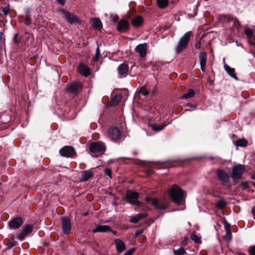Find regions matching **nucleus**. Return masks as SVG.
I'll return each mask as SVG.
<instances>
[{
	"label": "nucleus",
	"mask_w": 255,
	"mask_h": 255,
	"mask_svg": "<svg viewBox=\"0 0 255 255\" xmlns=\"http://www.w3.org/2000/svg\"><path fill=\"white\" fill-rule=\"evenodd\" d=\"M170 197L171 200L177 205L182 204L184 192L181 188L176 184L173 185L169 190Z\"/></svg>",
	"instance_id": "f257e3e1"
},
{
	"label": "nucleus",
	"mask_w": 255,
	"mask_h": 255,
	"mask_svg": "<svg viewBox=\"0 0 255 255\" xmlns=\"http://www.w3.org/2000/svg\"><path fill=\"white\" fill-rule=\"evenodd\" d=\"M139 196V194L137 192L128 189L126 191V196L123 197L122 199L132 206H136L139 208L143 205V203L138 200Z\"/></svg>",
	"instance_id": "f03ea898"
},
{
	"label": "nucleus",
	"mask_w": 255,
	"mask_h": 255,
	"mask_svg": "<svg viewBox=\"0 0 255 255\" xmlns=\"http://www.w3.org/2000/svg\"><path fill=\"white\" fill-rule=\"evenodd\" d=\"M245 171V165H244L239 164L233 167L232 170L231 177L235 182V185L237 183L238 180L242 178V175Z\"/></svg>",
	"instance_id": "7ed1b4c3"
},
{
	"label": "nucleus",
	"mask_w": 255,
	"mask_h": 255,
	"mask_svg": "<svg viewBox=\"0 0 255 255\" xmlns=\"http://www.w3.org/2000/svg\"><path fill=\"white\" fill-rule=\"evenodd\" d=\"M89 150L92 153L96 154L95 156L99 157L104 153L106 146L102 142H93L90 144Z\"/></svg>",
	"instance_id": "20e7f679"
},
{
	"label": "nucleus",
	"mask_w": 255,
	"mask_h": 255,
	"mask_svg": "<svg viewBox=\"0 0 255 255\" xmlns=\"http://www.w3.org/2000/svg\"><path fill=\"white\" fill-rule=\"evenodd\" d=\"M191 35L192 32L188 31L180 38L176 50L177 54H180L183 50L186 49Z\"/></svg>",
	"instance_id": "39448f33"
},
{
	"label": "nucleus",
	"mask_w": 255,
	"mask_h": 255,
	"mask_svg": "<svg viewBox=\"0 0 255 255\" xmlns=\"http://www.w3.org/2000/svg\"><path fill=\"white\" fill-rule=\"evenodd\" d=\"M61 12L66 20L70 24H78L79 25L82 24V20L74 13L64 9H62Z\"/></svg>",
	"instance_id": "423d86ee"
},
{
	"label": "nucleus",
	"mask_w": 255,
	"mask_h": 255,
	"mask_svg": "<svg viewBox=\"0 0 255 255\" xmlns=\"http://www.w3.org/2000/svg\"><path fill=\"white\" fill-rule=\"evenodd\" d=\"M218 179L221 181L224 186H227L230 181V176L228 173L225 170L218 168L216 172Z\"/></svg>",
	"instance_id": "0eeeda50"
},
{
	"label": "nucleus",
	"mask_w": 255,
	"mask_h": 255,
	"mask_svg": "<svg viewBox=\"0 0 255 255\" xmlns=\"http://www.w3.org/2000/svg\"><path fill=\"white\" fill-rule=\"evenodd\" d=\"M60 155L66 158H70L74 156L76 151L74 147L71 145H65L59 151Z\"/></svg>",
	"instance_id": "6e6552de"
},
{
	"label": "nucleus",
	"mask_w": 255,
	"mask_h": 255,
	"mask_svg": "<svg viewBox=\"0 0 255 255\" xmlns=\"http://www.w3.org/2000/svg\"><path fill=\"white\" fill-rule=\"evenodd\" d=\"M83 88V84L79 82H75L68 85L67 89L69 93L78 94Z\"/></svg>",
	"instance_id": "1a4fd4ad"
},
{
	"label": "nucleus",
	"mask_w": 255,
	"mask_h": 255,
	"mask_svg": "<svg viewBox=\"0 0 255 255\" xmlns=\"http://www.w3.org/2000/svg\"><path fill=\"white\" fill-rule=\"evenodd\" d=\"M62 229L65 235H68L71 231L72 225L71 220L68 216H64L61 218Z\"/></svg>",
	"instance_id": "9d476101"
},
{
	"label": "nucleus",
	"mask_w": 255,
	"mask_h": 255,
	"mask_svg": "<svg viewBox=\"0 0 255 255\" xmlns=\"http://www.w3.org/2000/svg\"><path fill=\"white\" fill-rule=\"evenodd\" d=\"M34 228L33 224H25L22 228L21 232L18 235V239L20 241H23L26 236L30 234Z\"/></svg>",
	"instance_id": "9b49d317"
},
{
	"label": "nucleus",
	"mask_w": 255,
	"mask_h": 255,
	"mask_svg": "<svg viewBox=\"0 0 255 255\" xmlns=\"http://www.w3.org/2000/svg\"><path fill=\"white\" fill-rule=\"evenodd\" d=\"M128 21L125 18L120 19L117 24V29L120 32L126 33L130 29Z\"/></svg>",
	"instance_id": "f8f14e48"
},
{
	"label": "nucleus",
	"mask_w": 255,
	"mask_h": 255,
	"mask_svg": "<svg viewBox=\"0 0 255 255\" xmlns=\"http://www.w3.org/2000/svg\"><path fill=\"white\" fill-rule=\"evenodd\" d=\"M145 200L147 203H150L152 205L154 206L156 208L161 210H165L168 207V204L164 203L159 204L157 200L152 197H147L145 198Z\"/></svg>",
	"instance_id": "ddd939ff"
},
{
	"label": "nucleus",
	"mask_w": 255,
	"mask_h": 255,
	"mask_svg": "<svg viewBox=\"0 0 255 255\" xmlns=\"http://www.w3.org/2000/svg\"><path fill=\"white\" fill-rule=\"evenodd\" d=\"M23 223L24 221L21 217H16L8 222V226L11 229H17L20 228Z\"/></svg>",
	"instance_id": "4468645a"
},
{
	"label": "nucleus",
	"mask_w": 255,
	"mask_h": 255,
	"mask_svg": "<svg viewBox=\"0 0 255 255\" xmlns=\"http://www.w3.org/2000/svg\"><path fill=\"white\" fill-rule=\"evenodd\" d=\"M128 69L129 67L128 64L125 63L121 64L117 68V70L118 71V77L119 78L126 77L128 75Z\"/></svg>",
	"instance_id": "2eb2a0df"
},
{
	"label": "nucleus",
	"mask_w": 255,
	"mask_h": 255,
	"mask_svg": "<svg viewBox=\"0 0 255 255\" xmlns=\"http://www.w3.org/2000/svg\"><path fill=\"white\" fill-rule=\"evenodd\" d=\"M108 135L113 140L119 139L121 137V132L117 127H112L108 130Z\"/></svg>",
	"instance_id": "dca6fc26"
},
{
	"label": "nucleus",
	"mask_w": 255,
	"mask_h": 255,
	"mask_svg": "<svg viewBox=\"0 0 255 255\" xmlns=\"http://www.w3.org/2000/svg\"><path fill=\"white\" fill-rule=\"evenodd\" d=\"M135 51L141 58H144L147 53V44L143 43L137 45L135 48Z\"/></svg>",
	"instance_id": "f3484780"
},
{
	"label": "nucleus",
	"mask_w": 255,
	"mask_h": 255,
	"mask_svg": "<svg viewBox=\"0 0 255 255\" xmlns=\"http://www.w3.org/2000/svg\"><path fill=\"white\" fill-rule=\"evenodd\" d=\"M199 59L201 69L203 72H204L207 59V53L204 51L200 52L199 55Z\"/></svg>",
	"instance_id": "a211bd4d"
},
{
	"label": "nucleus",
	"mask_w": 255,
	"mask_h": 255,
	"mask_svg": "<svg viewBox=\"0 0 255 255\" xmlns=\"http://www.w3.org/2000/svg\"><path fill=\"white\" fill-rule=\"evenodd\" d=\"M78 70L80 74L85 77L89 76L91 73L90 69L84 63L79 64L78 66Z\"/></svg>",
	"instance_id": "6ab92c4d"
},
{
	"label": "nucleus",
	"mask_w": 255,
	"mask_h": 255,
	"mask_svg": "<svg viewBox=\"0 0 255 255\" xmlns=\"http://www.w3.org/2000/svg\"><path fill=\"white\" fill-rule=\"evenodd\" d=\"M94 175V172L92 170H84L81 172V176L80 181L85 182L88 180Z\"/></svg>",
	"instance_id": "aec40b11"
},
{
	"label": "nucleus",
	"mask_w": 255,
	"mask_h": 255,
	"mask_svg": "<svg viewBox=\"0 0 255 255\" xmlns=\"http://www.w3.org/2000/svg\"><path fill=\"white\" fill-rule=\"evenodd\" d=\"M115 244L116 246V249L119 253L123 252L126 249L125 243L120 239L115 240Z\"/></svg>",
	"instance_id": "412c9836"
},
{
	"label": "nucleus",
	"mask_w": 255,
	"mask_h": 255,
	"mask_svg": "<svg viewBox=\"0 0 255 255\" xmlns=\"http://www.w3.org/2000/svg\"><path fill=\"white\" fill-rule=\"evenodd\" d=\"M245 33L249 38L251 39L249 41L250 45L255 46V35L253 34L252 30L249 28H246L245 29Z\"/></svg>",
	"instance_id": "4be33fe9"
},
{
	"label": "nucleus",
	"mask_w": 255,
	"mask_h": 255,
	"mask_svg": "<svg viewBox=\"0 0 255 255\" xmlns=\"http://www.w3.org/2000/svg\"><path fill=\"white\" fill-rule=\"evenodd\" d=\"M143 19L139 15L136 16L135 18L132 19L131 20V24L134 27H139L143 24Z\"/></svg>",
	"instance_id": "5701e85b"
},
{
	"label": "nucleus",
	"mask_w": 255,
	"mask_h": 255,
	"mask_svg": "<svg viewBox=\"0 0 255 255\" xmlns=\"http://www.w3.org/2000/svg\"><path fill=\"white\" fill-rule=\"evenodd\" d=\"M224 68L227 73L232 78L238 80V78L235 74V70L234 68H231L227 64L224 65Z\"/></svg>",
	"instance_id": "b1692460"
},
{
	"label": "nucleus",
	"mask_w": 255,
	"mask_h": 255,
	"mask_svg": "<svg viewBox=\"0 0 255 255\" xmlns=\"http://www.w3.org/2000/svg\"><path fill=\"white\" fill-rule=\"evenodd\" d=\"M21 17L23 18L24 23L26 25H29L31 23V15L29 10H26L25 16H22Z\"/></svg>",
	"instance_id": "393cba45"
},
{
	"label": "nucleus",
	"mask_w": 255,
	"mask_h": 255,
	"mask_svg": "<svg viewBox=\"0 0 255 255\" xmlns=\"http://www.w3.org/2000/svg\"><path fill=\"white\" fill-rule=\"evenodd\" d=\"M92 21V26L95 29H101L102 28V23L99 18H94Z\"/></svg>",
	"instance_id": "a878e982"
},
{
	"label": "nucleus",
	"mask_w": 255,
	"mask_h": 255,
	"mask_svg": "<svg viewBox=\"0 0 255 255\" xmlns=\"http://www.w3.org/2000/svg\"><path fill=\"white\" fill-rule=\"evenodd\" d=\"M166 124L164 123L161 125H158L156 124H152L150 125V127H151L153 130L158 132L162 130L166 126Z\"/></svg>",
	"instance_id": "bb28decb"
},
{
	"label": "nucleus",
	"mask_w": 255,
	"mask_h": 255,
	"mask_svg": "<svg viewBox=\"0 0 255 255\" xmlns=\"http://www.w3.org/2000/svg\"><path fill=\"white\" fill-rule=\"evenodd\" d=\"M248 141L245 138L239 139L236 140L235 144L237 146L245 147L248 145Z\"/></svg>",
	"instance_id": "cd10ccee"
},
{
	"label": "nucleus",
	"mask_w": 255,
	"mask_h": 255,
	"mask_svg": "<svg viewBox=\"0 0 255 255\" xmlns=\"http://www.w3.org/2000/svg\"><path fill=\"white\" fill-rule=\"evenodd\" d=\"M195 95V92L192 89H189L188 90L187 92L184 94L182 96V99H187L188 98L194 97Z\"/></svg>",
	"instance_id": "c85d7f7f"
},
{
	"label": "nucleus",
	"mask_w": 255,
	"mask_h": 255,
	"mask_svg": "<svg viewBox=\"0 0 255 255\" xmlns=\"http://www.w3.org/2000/svg\"><path fill=\"white\" fill-rule=\"evenodd\" d=\"M156 3L159 8H164L167 6L169 2L168 0H157Z\"/></svg>",
	"instance_id": "c756f323"
},
{
	"label": "nucleus",
	"mask_w": 255,
	"mask_h": 255,
	"mask_svg": "<svg viewBox=\"0 0 255 255\" xmlns=\"http://www.w3.org/2000/svg\"><path fill=\"white\" fill-rule=\"evenodd\" d=\"M227 206V203L223 199L219 200L216 203V207L220 210L224 209Z\"/></svg>",
	"instance_id": "7c9ffc66"
},
{
	"label": "nucleus",
	"mask_w": 255,
	"mask_h": 255,
	"mask_svg": "<svg viewBox=\"0 0 255 255\" xmlns=\"http://www.w3.org/2000/svg\"><path fill=\"white\" fill-rule=\"evenodd\" d=\"M121 100V97L120 95H115L111 100V105H118Z\"/></svg>",
	"instance_id": "2f4dec72"
},
{
	"label": "nucleus",
	"mask_w": 255,
	"mask_h": 255,
	"mask_svg": "<svg viewBox=\"0 0 255 255\" xmlns=\"http://www.w3.org/2000/svg\"><path fill=\"white\" fill-rule=\"evenodd\" d=\"M16 245L15 241L14 238L11 239L10 240H8V242L6 244V250H8L12 248Z\"/></svg>",
	"instance_id": "473e14b6"
},
{
	"label": "nucleus",
	"mask_w": 255,
	"mask_h": 255,
	"mask_svg": "<svg viewBox=\"0 0 255 255\" xmlns=\"http://www.w3.org/2000/svg\"><path fill=\"white\" fill-rule=\"evenodd\" d=\"M191 239L193 240L196 244H200L202 242L201 238L199 237L195 234H192L191 236Z\"/></svg>",
	"instance_id": "72a5a7b5"
},
{
	"label": "nucleus",
	"mask_w": 255,
	"mask_h": 255,
	"mask_svg": "<svg viewBox=\"0 0 255 255\" xmlns=\"http://www.w3.org/2000/svg\"><path fill=\"white\" fill-rule=\"evenodd\" d=\"M175 255H184L186 253V251L184 248L181 247L177 250H173Z\"/></svg>",
	"instance_id": "f704fd0d"
},
{
	"label": "nucleus",
	"mask_w": 255,
	"mask_h": 255,
	"mask_svg": "<svg viewBox=\"0 0 255 255\" xmlns=\"http://www.w3.org/2000/svg\"><path fill=\"white\" fill-rule=\"evenodd\" d=\"M100 232H106L111 230V228L108 225H99Z\"/></svg>",
	"instance_id": "c9c22d12"
},
{
	"label": "nucleus",
	"mask_w": 255,
	"mask_h": 255,
	"mask_svg": "<svg viewBox=\"0 0 255 255\" xmlns=\"http://www.w3.org/2000/svg\"><path fill=\"white\" fill-rule=\"evenodd\" d=\"M138 93L141 94L143 95V96H147L149 95V91L146 90V88L144 86H142L138 90Z\"/></svg>",
	"instance_id": "e433bc0d"
},
{
	"label": "nucleus",
	"mask_w": 255,
	"mask_h": 255,
	"mask_svg": "<svg viewBox=\"0 0 255 255\" xmlns=\"http://www.w3.org/2000/svg\"><path fill=\"white\" fill-rule=\"evenodd\" d=\"M97 45H98V46L96 48L95 55L93 58V60L94 62L97 61L98 60L99 58L101 56L100 48H99V45L98 43H97Z\"/></svg>",
	"instance_id": "4c0bfd02"
},
{
	"label": "nucleus",
	"mask_w": 255,
	"mask_h": 255,
	"mask_svg": "<svg viewBox=\"0 0 255 255\" xmlns=\"http://www.w3.org/2000/svg\"><path fill=\"white\" fill-rule=\"evenodd\" d=\"M225 240L229 242L231 241L232 238V232L231 231H226V235L224 237Z\"/></svg>",
	"instance_id": "58836bf2"
},
{
	"label": "nucleus",
	"mask_w": 255,
	"mask_h": 255,
	"mask_svg": "<svg viewBox=\"0 0 255 255\" xmlns=\"http://www.w3.org/2000/svg\"><path fill=\"white\" fill-rule=\"evenodd\" d=\"M19 36L18 33H16L13 37V43L17 45L20 43L21 39V37H19Z\"/></svg>",
	"instance_id": "ea45409f"
},
{
	"label": "nucleus",
	"mask_w": 255,
	"mask_h": 255,
	"mask_svg": "<svg viewBox=\"0 0 255 255\" xmlns=\"http://www.w3.org/2000/svg\"><path fill=\"white\" fill-rule=\"evenodd\" d=\"M223 224L224 225L225 231L231 230V225L225 219L224 220Z\"/></svg>",
	"instance_id": "a19ab883"
},
{
	"label": "nucleus",
	"mask_w": 255,
	"mask_h": 255,
	"mask_svg": "<svg viewBox=\"0 0 255 255\" xmlns=\"http://www.w3.org/2000/svg\"><path fill=\"white\" fill-rule=\"evenodd\" d=\"M139 220L136 215L135 216L131 217V218L129 219V222L130 223L134 224L137 223L139 222Z\"/></svg>",
	"instance_id": "79ce46f5"
},
{
	"label": "nucleus",
	"mask_w": 255,
	"mask_h": 255,
	"mask_svg": "<svg viewBox=\"0 0 255 255\" xmlns=\"http://www.w3.org/2000/svg\"><path fill=\"white\" fill-rule=\"evenodd\" d=\"M240 184L243 190L247 189L249 188V183L247 181H242Z\"/></svg>",
	"instance_id": "37998d69"
},
{
	"label": "nucleus",
	"mask_w": 255,
	"mask_h": 255,
	"mask_svg": "<svg viewBox=\"0 0 255 255\" xmlns=\"http://www.w3.org/2000/svg\"><path fill=\"white\" fill-rule=\"evenodd\" d=\"M224 21L226 22H230L233 21L234 20V17L231 16V15H224Z\"/></svg>",
	"instance_id": "c03bdc74"
},
{
	"label": "nucleus",
	"mask_w": 255,
	"mask_h": 255,
	"mask_svg": "<svg viewBox=\"0 0 255 255\" xmlns=\"http://www.w3.org/2000/svg\"><path fill=\"white\" fill-rule=\"evenodd\" d=\"M105 173L111 179L112 178V170L110 169V168H106L105 169Z\"/></svg>",
	"instance_id": "a18cd8bd"
},
{
	"label": "nucleus",
	"mask_w": 255,
	"mask_h": 255,
	"mask_svg": "<svg viewBox=\"0 0 255 255\" xmlns=\"http://www.w3.org/2000/svg\"><path fill=\"white\" fill-rule=\"evenodd\" d=\"M249 253L250 255H255V246L250 247L249 249Z\"/></svg>",
	"instance_id": "49530a36"
},
{
	"label": "nucleus",
	"mask_w": 255,
	"mask_h": 255,
	"mask_svg": "<svg viewBox=\"0 0 255 255\" xmlns=\"http://www.w3.org/2000/svg\"><path fill=\"white\" fill-rule=\"evenodd\" d=\"M135 249L134 248H131L128 250L124 254V255H132V254L134 253Z\"/></svg>",
	"instance_id": "de8ad7c7"
},
{
	"label": "nucleus",
	"mask_w": 255,
	"mask_h": 255,
	"mask_svg": "<svg viewBox=\"0 0 255 255\" xmlns=\"http://www.w3.org/2000/svg\"><path fill=\"white\" fill-rule=\"evenodd\" d=\"M138 217V219L140 221L141 219L146 218L147 216V214L146 213H139L136 215Z\"/></svg>",
	"instance_id": "09e8293b"
},
{
	"label": "nucleus",
	"mask_w": 255,
	"mask_h": 255,
	"mask_svg": "<svg viewBox=\"0 0 255 255\" xmlns=\"http://www.w3.org/2000/svg\"><path fill=\"white\" fill-rule=\"evenodd\" d=\"M2 12L3 13V15H7L8 14V13H9V6L3 7L2 8Z\"/></svg>",
	"instance_id": "8fccbe9b"
},
{
	"label": "nucleus",
	"mask_w": 255,
	"mask_h": 255,
	"mask_svg": "<svg viewBox=\"0 0 255 255\" xmlns=\"http://www.w3.org/2000/svg\"><path fill=\"white\" fill-rule=\"evenodd\" d=\"M157 94V88L156 86H155L151 91V96H155Z\"/></svg>",
	"instance_id": "3c124183"
},
{
	"label": "nucleus",
	"mask_w": 255,
	"mask_h": 255,
	"mask_svg": "<svg viewBox=\"0 0 255 255\" xmlns=\"http://www.w3.org/2000/svg\"><path fill=\"white\" fill-rule=\"evenodd\" d=\"M233 21L234 22V25L235 27H237L238 26H240L239 21L236 18L234 17Z\"/></svg>",
	"instance_id": "603ef678"
},
{
	"label": "nucleus",
	"mask_w": 255,
	"mask_h": 255,
	"mask_svg": "<svg viewBox=\"0 0 255 255\" xmlns=\"http://www.w3.org/2000/svg\"><path fill=\"white\" fill-rule=\"evenodd\" d=\"M185 106L190 107L191 108L195 109L197 107V105L196 104H193L190 103H188L186 104Z\"/></svg>",
	"instance_id": "864d4df0"
},
{
	"label": "nucleus",
	"mask_w": 255,
	"mask_h": 255,
	"mask_svg": "<svg viewBox=\"0 0 255 255\" xmlns=\"http://www.w3.org/2000/svg\"><path fill=\"white\" fill-rule=\"evenodd\" d=\"M188 240H189L188 237H187V236H185L184 238V239H183V241L182 242V245L184 246H185L187 244V242L188 241Z\"/></svg>",
	"instance_id": "5fc2aeb1"
},
{
	"label": "nucleus",
	"mask_w": 255,
	"mask_h": 255,
	"mask_svg": "<svg viewBox=\"0 0 255 255\" xmlns=\"http://www.w3.org/2000/svg\"><path fill=\"white\" fill-rule=\"evenodd\" d=\"M119 17L118 15L116 14L112 16V20L115 22H118L119 20Z\"/></svg>",
	"instance_id": "6e6d98bb"
},
{
	"label": "nucleus",
	"mask_w": 255,
	"mask_h": 255,
	"mask_svg": "<svg viewBox=\"0 0 255 255\" xmlns=\"http://www.w3.org/2000/svg\"><path fill=\"white\" fill-rule=\"evenodd\" d=\"M143 232V230H137L136 231V232L135 233V236L138 237L139 235H140L141 234H142Z\"/></svg>",
	"instance_id": "4d7b16f0"
},
{
	"label": "nucleus",
	"mask_w": 255,
	"mask_h": 255,
	"mask_svg": "<svg viewBox=\"0 0 255 255\" xmlns=\"http://www.w3.org/2000/svg\"><path fill=\"white\" fill-rule=\"evenodd\" d=\"M56 1L61 5H64L66 3V0H56Z\"/></svg>",
	"instance_id": "13d9d810"
},
{
	"label": "nucleus",
	"mask_w": 255,
	"mask_h": 255,
	"mask_svg": "<svg viewBox=\"0 0 255 255\" xmlns=\"http://www.w3.org/2000/svg\"><path fill=\"white\" fill-rule=\"evenodd\" d=\"M92 232L94 233H96L97 232H100L99 225H98L96 228L93 229Z\"/></svg>",
	"instance_id": "bf43d9fd"
},
{
	"label": "nucleus",
	"mask_w": 255,
	"mask_h": 255,
	"mask_svg": "<svg viewBox=\"0 0 255 255\" xmlns=\"http://www.w3.org/2000/svg\"><path fill=\"white\" fill-rule=\"evenodd\" d=\"M200 47H201V43H200V42H198V43L196 44L195 48L196 49H200Z\"/></svg>",
	"instance_id": "052dcab7"
},
{
	"label": "nucleus",
	"mask_w": 255,
	"mask_h": 255,
	"mask_svg": "<svg viewBox=\"0 0 255 255\" xmlns=\"http://www.w3.org/2000/svg\"><path fill=\"white\" fill-rule=\"evenodd\" d=\"M252 213L255 218V207H254L252 209Z\"/></svg>",
	"instance_id": "680f3d73"
},
{
	"label": "nucleus",
	"mask_w": 255,
	"mask_h": 255,
	"mask_svg": "<svg viewBox=\"0 0 255 255\" xmlns=\"http://www.w3.org/2000/svg\"><path fill=\"white\" fill-rule=\"evenodd\" d=\"M110 232H112V233H113L115 235H116L117 234V232L115 230H113L111 229V231H109Z\"/></svg>",
	"instance_id": "e2e57ef3"
},
{
	"label": "nucleus",
	"mask_w": 255,
	"mask_h": 255,
	"mask_svg": "<svg viewBox=\"0 0 255 255\" xmlns=\"http://www.w3.org/2000/svg\"><path fill=\"white\" fill-rule=\"evenodd\" d=\"M37 57H38V56H37V55H35V56H32V57H31V59H32L33 60H36V58H37Z\"/></svg>",
	"instance_id": "0e129e2a"
},
{
	"label": "nucleus",
	"mask_w": 255,
	"mask_h": 255,
	"mask_svg": "<svg viewBox=\"0 0 255 255\" xmlns=\"http://www.w3.org/2000/svg\"><path fill=\"white\" fill-rule=\"evenodd\" d=\"M251 179L254 180H255V173L253 174L252 176H251Z\"/></svg>",
	"instance_id": "69168bd1"
},
{
	"label": "nucleus",
	"mask_w": 255,
	"mask_h": 255,
	"mask_svg": "<svg viewBox=\"0 0 255 255\" xmlns=\"http://www.w3.org/2000/svg\"><path fill=\"white\" fill-rule=\"evenodd\" d=\"M88 214H89V212H85V213H83V216H87Z\"/></svg>",
	"instance_id": "338daca9"
},
{
	"label": "nucleus",
	"mask_w": 255,
	"mask_h": 255,
	"mask_svg": "<svg viewBox=\"0 0 255 255\" xmlns=\"http://www.w3.org/2000/svg\"><path fill=\"white\" fill-rule=\"evenodd\" d=\"M137 152L136 151H134L133 152V154L134 155H137Z\"/></svg>",
	"instance_id": "774afa93"
}]
</instances>
